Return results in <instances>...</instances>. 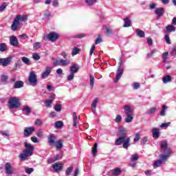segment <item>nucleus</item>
I'll return each mask as SVG.
<instances>
[{"instance_id":"51","label":"nucleus","mask_w":176,"mask_h":176,"mask_svg":"<svg viewBox=\"0 0 176 176\" xmlns=\"http://www.w3.org/2000/svg\"><path fill=\"white\" fill-rule=\"evenodd\" d=\"M0 133L1 134V135H3V137H9L10 135L9 134V131H1L0 132Z\"/></svg>"},{"instance_id":"11","label":"nucleus","mask_w":176,"mask_h":176,"mask_svg":"<svg viewBox=\"0 0 176 176\" xmlns=\"http://www.w3.org/2000/svg\"><path fill=\"white\" fill-rule=\"evenodd\" d=\"M34 131H35V128L34 126L25 127L23 131V135L24 137H30Z\"/></svg>"},{"instance_id":"46","label":"nucleus","mask_w":176,"mask_h":176,"mask_svg":"<svg viewBox=\"0 0 176 176\" xmlns=\"http://www.w3.org/2000/svg\"><path fill=\"white\" fill-rule=\"evenodd\" d=\"M41 45H42V43H41L40 42H37V43H34L33 44V47L34 49H35L36 50H38V49L41 48Z\"/></svg>"},{"instance_id":"25","label":"nucleus","mask_w":176,"mask_h":176,"mask_svg":"<svg viewBox=\"0 0 176 176\" xmlns=\"http://www.w3.org/2000/svg\"><path fill=\"white\" fill-rule=\"evenodd\" d=\"M79 71V67H78L77 65H74L70 67V72L75 75Z\"/></svg>"},{"instance_id":"53","label":"nucleus","mask_w":176,"mask_h":176,"mask_svg":"<svg viewBox=\"0 0 176 176\" xmlns=\"http://www.w3.org/2000/svg\"><path fill=\"white\" fill-rule=\"evenodd\" d=\"M165 41L168 45H171V40L170 39V36H168V34L165 35Z\"/></svg>"},{"instance_id":"14","label":"nucleus","mask_w":176,"mask_h":176,"mask_svg":"<svg viewBox=\"0 0 176 176\" xmlns=\"http://www.w3.org/2000/svg\"><path fill=\"white\" fill-rule=\"evenodd\" d=\"M153 132V138L154 140H157L160 137V129L158 128H154L152 130Z\"/></svg>"},{"instance_id":"6","label":"nucleus","mask_w":176,"mask_h":176,"mask_svg":"<svg viewBox=\"0 0 176 176\" xmlns=\"http://www.w3.org/2000/svg\"><path fill=\"white\" fill-rule=\"evenodd\" d=\"M28 80L29 83H30L32 86H36V84L38 83V78L36 77L35 72L32 71L30 73Z\"/></svg>"},{"instance_id":"48","label":"nucleus","mask_w":176,"mask_h":176,"mask_svg":"<svg viewBox=\"0 0 176 176\" xmlns=\"http://www.w3.org/2000/svg\"><path fill=\"white\" fill-rule=\"evenodd\" d=\"M156 52H157V50L156 49L152 50L150 53L147 54V57L148 58H151V57H152V56H153V54H155V53H156Z\"/></svg>"},{"instance_id":"29","label":"nucleus","mask_w":176,"mask_h":176,"mask_svg":"<svg viewBox=\"0 0 176 176\" xmlns=\"http://www.w3.org/2000/svg\"><path fill=\"white\" fill-rule=\"evenodd\" d=\"M24 86V82L23 81H16L14 84V89H20V87H23Z\"/></svg>"},{"instance_id":"13","label":"nucleus","mask_w":176,"mask_h":176,"mask_svg":"<svg viewBox=\"0 0 176 176\" xmlns=\"http://www.w3.org/2000/svg\"><path fill=\"white\" fill-rule=\"evenodd\" d=\"M171 153H172L171 150L170 149L168 150L167 151L165 152V154H161L160 155V160H161L162 162H166V160H167V159L170 157V155H171Z\"/></svg>"},{"instance_id":"52","label":"nucleus","mask_w":176,"mask_h":176,"mask_svg":"<svg viewBox=\"0 0 176 176\" xmlns=\"http://www.w3.org/2000/svg\"><path fill=\"white\" fill-rule=\"evenodd\" d=\"M116 123H120L122 122V116L120 115H117L116 118L115 119Z\"/></svg>"},{"instance_id":"15","label":"nucleus","mask_w":176,"mask_h":176,"mask_svg":"<svg viewBox=\"0 0 176 176\" xmlns=\"http://www.w3.org/2000/svg\"><path fill=\"white\" fill-rule=\"evenodd\" d=\"M51 73H52V67H47L45 68V72L41 74V77L43 78V79H46V78H47V76H49V75H50Z\"/></svg>"},{"instance_id":"32","label":"nucleus","mask_w":176,"mask_h":176,"mask_svg":"<svg viewBox=\"0 0 176 176\" xmlns=\"http://www.w3.org/2000/svg\"><path fill=\"white\" fill-rule=\"evenodd\" d=\"M136 34L139 38H145V32L140 29L136 30Z\"/></svg>"},{"instance_id":"49","label":"nucleus","mask_w":176,"mask_h":176,"mask_svg":"<svg viewBox=\"0 0 176 176\" xmlns=\"http://www.w3.org/2000/svg\"><path fill=\"white\" fill-rule=\"evenodd\" d=\"M167 57H168V52H166L162 54V58L164 60V63H166L167 61Z\"/></svg>"},{"instance_id":"31","label":"nucleus","mask_w":176,"mask_h":176,"mask_svg":"<svg viewBox=\"0 0 176 176\" xmlns=\"http://www.w3.org/2000/svg\"><path fill=\"white\" fill-rule=\"evenodd\" d=\"M171 76H164V78H162L163 83H164L165 85L171 82Z\"/></svg>"},{"instance_id":"9","label":"nucleus","mask_w":176,"mask_h":176,"mask_svg":"<svg viewBox=\"0 0 176 176\" xmlns=\"http://www.w3.org/2000/svg\"><path fill=\"white\" fill-rule=\"evenodd\" d=\"M47 38L51 42H54V41H57V39H58V38H60V35H58V34H57L54 32H52L47 34Z\"/></svg>"},{"instance_id":"42","label":"nucleus","mask_w":176,"mask_h":176,"mask_svg":"<svg viewBox=\"0 0 176 176\" xmlns=\"http://www.w3.org/2000/svg\"><path fill=\"white\" fill-rule=\"evenodd\" d=\"M97 146H98V144L97 143H95V144L92 147V154H93V156H96V154L97 153V151H98Z\"/></svg>"},{"instance_id":"57","label":"nucleus","mask_w":176,"mask_h":176,"mask_svg":"<svg viewBox=\"0 0 176 176\" xmlns=\"http://www.w3.org/2000/svg\"><path fill=\"white\" fill-rule=\"evenodd\" d=\"M30 140L34 144H38V142H39V140H38V138H36L35 136L31 137Z\"/></svg>"},{"instance_id":"24","label":"nucleus","mask_w":176,"mask_h":176,"mask_svg":"<svg viewBox=\"0 0 176 176\" xmlns=\"http://www.w3.org/2000/svg\"><path fill=\"white\" fill-rule=\"evenodd\" d=\"M122 146L124 149H127L130 146V138L126 136V138L123 142Z\"/></svg>"},{"instance_id":"50","label":"nucleus","mask_w":176,"mask_h":176,"mask_svg":"<svg viewBox=\"0 0 176 176\" xmlns=\"http://www.w3.org/2000/svg\"><path fill=\"white\" fill-rule=\"evenodd\" d=\"M139 140H141V135L139 133H136L135 134L134 141L135 142H138Z\"/></svg>"},{"instance_id":"2","label":"nucleus","mask_w":176,"mask_h":176,"mask_svg":"<svg viewBox=\"0 0 176 176\" xmlns=\"http://www.w3.org/2000/svg\"><path fill=\"white\" fill-rule=\"evenodd\" d=\"M123 109L125 113V122L131 123L134 120V109L129 104L124 105Z\"/></svg>"},{"instance_id":"35","label":"nucleus","mask_w":176,"mask_h":176,"mask_svg":"<svg viewBox=\"0 0 176 176\" xmlns=\"http://www.w3.org/2000/svg\"><path fill=\"white\" fill-rule=\"evenodd\" d=\"M72 171H74V166H69L66 170H65V174L67 175H71V173H72Z\"/></svg>"},{"instance_id":"40","label":"nucleus","mask_w":176,"mask_h":176,"mask_svg":"<svg viewBox=\"0 0 176 176\" xmlns=\"http://www.w3.org/2000/svg\"><path fill=\"white\" fill-rule=\"evenodd\" d=\"M140 159V155L138 154H133L131 155V162H137Z\"/></svg>"},{"instance_id":"36","label":"nucleus","mask_w":176,"mask_h":176,"mask_svg":"<svg viewBox=\"0 0 176 176\" xmlns=\"http://www.w3.org/2000/svg\"><path fill=\"white\" fill-rule=\"evenodd\" d=\"M79 52H80V50L76 47L73 48L72 52V56H76V54H79Z\"/></svg>"},{"instance_id":"37","label":"nucleus","mask_w":176,"mask_h":176,"mask_svg":"<svg viewBox=\"0 0 176 176\" xmlns=\"http://www.w3.org/2000/svg\"><path fill=\"white\" fill-rule=\"evenodd\" d=\"M21 60L24 64H26V65H30L31 64V61H30V59L25 56H23L21 58Z\"/></svg>"},{"instance_id":"63","label":"nucleus","mask_w":176,"mask_h":176,"mask_svg":"<svg viewBox=\"0 0 176 176\" xmlns=\"http://www.w3.org/2000/svg\"><path fill=\"white\" fill-rule=\"evenodd\" d=\"M7 80H8V76L2 75L1 76V81L2 82H6Z\"/></svg>"},{"instance_id":"1","label":"nucleus","mask_w":176,"mask_h":176,"mask_svg":"<svg viewBox=\"0 0 176 176\" xmlns=\"http://www.w3.org/2000/svg\"><path fill=\"white\" fill-rule=\"evenodd\" d=\"M25 148H26L23 150V153L19 155V158L22 162H25V160H28L30 156H32L34 149H35L33 145L27 142H25Z\"/></svg>"},{"instance_id":"16","label":"nucleus","mask_w":176,"mask_h":176,"mask_svg":"<svg viewBox=\"0 0 176 176\" xmlns=\"http://www.w3.org/2000/svg\"><path fill=\"white\" fill-rule=\"evenodd\" d=\"M119 138L117 139L115 142V145H122L127 138V136L123 135V136H118Z\"/></svg>"},{"instance_id":"60","label":"nucleus","mask_w":176,"mask_h":176,"mask_svg":"<svg viewBox=\"0 0 176 176\" xmlns=\"http://www.w3.org/2000/svg\"><path fill=\"white\" fill-rule=\"evenodd\" d=\"M25 173L26 174H31L32 173H34V168H26L25 169Z\"/></svg>"},{"instance_id":"44","label":"nucleus","mask_w":176,"mask_h":176,"mask_svg":"<svg viewBox=\"0 0 176 176\" xmlns=\"http://www.w3.org/2000/svg\"><path fill=\"white\" fill-rule=\"evenodd\" d=\"M85 2L88 6H93L97 2V0H85Z\"/></svg>"},{"instance_id":"7","label":"nucleus","mask_w":176,"mask_h":176,"mask_svg":"<svg viewBox=\"0 0 176 176\" xmlns=\"http://www.w3.org/2000/svg\"><path fill=\"white\" fill-rule=\"evenodd\" d=\"M54 100H56V94H52L49 96L48 100L44 102L45 107H47V108H52L53 107V101H54Z\"/></svg>"},{"instance_id":"59","label":"nucleus","mask_w":176,"mask_h":176,"mask_svg":"<svg viewBox=\"0 0 176 176\" xmlns=\"http://www.w3.org/2000/svg\"><path fill=\"white\" fill-rule=\"evenodd\" d=\"M8 6V4L6 3H3L1 6H0V12H3L5 9H6V7Z\"/></svg>"},{"instance_id":"26","label":"nucleus","mask_w":176,"mask_h":176,"mask_svg":"<svg viewBox=\"0 0 176 176\" xmlns=\"http://www.w3.org/2000/svg\"><path fill=\"white\" fill-rule=\"evenodd\" d=\"M117 135L118 137H123V135H126V129L120 128Z\"/></svg>"},{"instance_id":"23","label":"nucleus","mask_w":176,"mask_h":176,"mask_svg":"<svg viewBox=\"0 0 176 176\" xmlns=\"http://www.w3.org/2000/svg\"><path fill=\"white\" fill-rule=\"evenodd\" d=\"M78 122L79 120L78 119V116H76V112L73 113V124L74 127H78Z\"/></svg>"},{"instance_id":"8","label":"nucleus","mask_w":176,"mask_h":176,"mask_svg":"<svg viewBox=\"0 0 176 176\" xmlns=\"http://www.w3.org/2000/svg\"><path fill=\"white\" fill-rule=\"evenodd\" d=\"M5 171L7 175H12V174H13L14 170L13 169V166H12L11 163H9V162L6 163Z\"/></svg>"},{"instance_id":"28","label":"nucleus","mask_w":176,"mask_h":176,"mask_svg":"<svg viewBox=\"0 0 176 176\" xmlns=\"http://www.w3.org/2000/svg\"><path fill=\"white\" fill-rule=\"evenodd\" d=\"M175 27L173 25H168L166 26V30L165 32H175Z\"/></svg>"},{"instance_id":"20","label":"nucleus","mask_w":176,"mask_h":176,"mask_svg":"<svg viewBox=\"0 0 176 176\" xmlns=\"http://www.w3.org/2000/svg\"><path fill=\"white\" fill-rule=\"evenodd\" d=\"M10 43L11 46H19V40H17V37L14 36H11Z\"/></svg>"},{"instance_id":"3","label":"nucleus","mask_w":176,"mask_h":176,"mask_svg":"<svg viewBox=\"0 0 176 176\" xmlns=\"http://www.w3.org/2000/svg\"><path fill=\"white\" fill-rule=\"evenodd\" d=\"M27 20V16L25 15H17L15 19L14 20V22L12 23L11 25V29L12 31H16L17 26L19 25V21H25Z\"/></svg>"},{"instance_id":"61","label":"nucleus","mask_w":176,"mask_h":176,"mask_svg":"<svg viewBox=\"0 0 176 176\" xmlns=\"http://www.w3.org/2000/svg\"><path fill=\"white\" fill-rule=\"evenodd\" d=\"M106 34L107 36H109V35H112V30L109 28H106Z\"/></svg>"},{"instance_id":"58","label":"nucleus","mask_w":176,"mask_h":176,"mask_svg":"<svg viewBox=\"0 0 176 176\" xmlns=\"http://www.w3.org/2000/svg\"><path fill=\"white\" fill-rule=\"evenodd\" d=\"M74 78H75V74L70 73V74L67 76V80H74Z\"/></svg>"},{"instance_id":"22","label":"nucleus","mask_w":176,"mask_h":176,"mask_svg":"<svg viewBox=\"0 0 176 176\" xmlns=\"http://www.w3.org/2000/svg\"><path fill=\"white\" fill-rule=\"evenodd\" d=\"M111 173L112 175H114V176L120 175L122 174V168H116L114 169H112L111 170Z\"/></svg>"},{"instance_id":"41","label":"nucleus","mask_w":176,"mask_h":176,"mask_svg":"<svg viewBox=\"0 0 176 176\" xmlns=\"http://www.w3.org/2000/svg\"><path fill=\"white\" fill-rule=\"evenodd\" d=\"M6 50H8V47L6 46V44L1 43L0 44V52H6Z\"/></svg>"},{"instance_id":"45","label":"nucleus","mask_w":176,"mask_h":176,"mask_svg":"<svg viewBox=\"0 0 176 176\" xmlns=\"http://www.w3.org/2000/svg\"><path fill=\"white\" fill-rule=\"evenodd\" d=\"M167 110V106L164 105L162 108V111L160 113L161 116H166V111Z\"/></svg>"},{"instance_id":"62","label":"nucleus","mask_w":176,"mask_h":176,"mask_svg":"<svg viewBox=\"0 0 176 176\" xmlns=\"http://www.w3.org/2000/svg\"><path fill=\"white\" fill-rule=\"evenodd\" d=\"M36 135L37 137H43V131L42 130H38L37 132H36Z\"/></svg>"},{"instance_id":"34","label":"nucleus","mask_w":176,"mask_h":176,"mask_svg":"<svg viewBox=\"0 0 176 176\" xmlns=\"http://www.w3.org/2000/svg\"><path fill=\"white\" fill-rule=\"evenodd\" d=\"M168 146V144L167 143V141L164 140L161 142V149L166 151V149H167Z\"/></svg>"},{"instance_id":"38","label":"nucleus","mask_w":176,"mask_h":176,"mask_svg":"<svg viewBox=\"0 0 176 176\" xmlns=\"http://www.w3.org/2000/svg\"><path fill=\"white\" fill-rule=\"evenodd\" d=\"M124 27L127 28V27H131V21L129 19V18H126L124 19Z\"/></svg>"},{"instance_id":"27","label":"nucleus","mask_w":176,"mask_h":176,"mask_svg":"<svg viewBox=\"0 0 176 176\" xmlns=\"http://www.w3.org/2000/svg\"><path fill=\"white\" fill-rule=\"evenodd\" d=\"M163 164V162H162V160H157L156 161H154L153 162V168H157V167H160Z\"/></svg>"},{"instance_id":"4","label":"nucleus","mask_w":176,"mask_h":176,"mask_svg":"<svg viewBox=\"0 0 176 176\" xmlns=\"http://www.w3.org/2000/svg\"><path fill=\"white\" fill-rule=\"evenodd\" d=\"M20 102L19 100V98L16 97H11L10 98V100L8 101V107L9 108H11V109H13L14 108H19V107H21Z\"/></svg>"},{"instance_id":"47","label":"nucleus","mask_w":176,"mask_h":176,"mask_svg":"<svg viewBox=\"0 0 176 176\" xmlns=\"http://www.w3.org/2000/svg\"><path fill=\"white\" fill-rule=\"evenodd\" d=\"M63 107L61 106L60 104H56L55 105V111H56V112H61V109H62Z\"/></svg>"},{"instance_id":"30","label":"nucleus","mask_w":176,"mask_h":176,"mask_svg":"<svg viewBox=\"0 0 176 176\" xmlns=\"http://www.w3.org/2000/svg\"><path fill=\"white\" fill-rule=\"evenodd\" d=\"M89 85L91 90H93V87H94V76L89 75Z\"/></svg>"},{"instance_id":"19","label":"nucleus","mask_w":176,"mask_h":176,"mask_svg":"<svg viewBox=\"0 0 176 176\" xmlns=\"http://www.w3.org/2000/svg\"><path fill=\"white\" fill-rule=\"evenodd\" d=\"M164 8H159L155 9V14L157 15V17H162L164 14Z\"/></svg>"},{"instance_id":"39","label":"nucleus","mask_w":176,"mask_h":176,"mask_svg":"<svg viewBox=\"0 0 176 176\" xmlns=\"http://www.w3.org/2000/svg\"><path fill=\"white\" fill-rule=\"evenodd\" d=\"M22 111L25 112V115H29L31 113V109L28 106H25Z\"/></svg>"},{"instance_id":"12","label":"nucleus","mask_w":176,"mask_h":176,"mask_svg":"<svg viewBox=\"0 0 176 176\" xmlns=\"http://www.w3.org/2000/svg\"><path fill=\"white\" fill-rule=\"evenodd\" d=\"M57 141V137L54 134H51L48 136V144L50 146H53Z\"/></svg>"},{"instance_id":"55","label":"nucleus","mask_w":176,"mask_h":176,"mask_svg":"<svg viewBox=\"0 0 176 176\" xmlns=\"http://www.w3.org/2000/svg\"><path fill=\"white\" fill-rule=\"evenodd\" d=\"M32 56H33L34 60H36V61L41 60V56H39V54L36 53H34Z\"/></svg>"},{"instance_id":"5","label":"nucleus","mask_w":176,"mask_h":176,"mask_svg":"<svg viewBox=\"0 0 176 176\" xmlns=\"http://www.w3.org/2000/svg\"><path fill=\"white\" fill-rule=\"evenodd\" d=\"M122 64H123V58L121 57L120 58V63L117 70L116 79L114 80V83H118V82L120 80L122 75H123V68H122Z\"/></svg>"},{"instance_id":"43","label":"nucleus","mask_w":176,"mask_h":176,"mask_svg":"<svg viewBox=\"0 0 176 176\" xmlns=\"http://www.w3.org/2000/svg\"><path fill=\"white\" fill-rule=\"evenodd\" d=\"M63 125L64 124L61 121H57L55 122L56 129H61V127H63Z\"/></svg>"},{"instance_id":"33","label":"nucleus","mask_w":176,"mask_h":176,"mask_svg":"<svg viewBox=\"0 0 176 176\" xmlns=\"http://www.w3.org/2000/svg\"><path fill=\"white\" fill-rule=\"evenodd\" d=\"M60 66L61 67H65L67 65H69V60L68 59H60Z\"/></svg>"},{"instance_id":"18","label":"nucleus","mask_w":176,"mask_h":176,"mask_svg":"<svg viewBox=\"0 0 176 176\" xmlns=\"http://www.w3.org/2000/svg\"><path fill=\"white\" fill-rule=\"evenodd\" d=\"M97 104H98V98H95L91 106L93 113H97V111H96Z\"/></svg>"},{"instance_id":"56","label":"nucleus","mask_w":176,"mask_h":176,"mask_svg":"<svg viewBox=\"0 0 176 176\" xmlns=\"http://www.w3.org/2000/svg\"><path fill=\"white\" fill-rule=\"evenodd\" d=\"M133 88L134 89V90H137L138 89H140V83L138 82H133V84L132 85Z\"/></svg>"},{"instance_id":"10","label":"nucleus","mask_w":176,"mask_h":176,"mask_svg":"<svg viewBox=\"0 0 176 176\" xmlns=\"http://www.w3.org/2000/svg\"><path fill=\"white\" fill-rule=\"evenodd\" d=\"M12 63V57H8L5 58H0V65L3 67H8Z\"/></svg>"},{"instance_id":"17","label":"nucleus","mask_w":176,"mask_h":176,"mask_svg":"<svg viewBox=\"0 0 176 176\" xmlns=\"http://www.w3.org/2000/svg\"><path fill=\"white\" fill-rule=\"evenodd\" d=\"M52 168L56 173H57V171H61V170H63V164L55 163L52 165Z\"/></svg>"},{"instance_id":"21","label":"nucleus","mask_w":176,"mask_h":176,"mask_svg":"<svg viewBox=\"0 0 176 176\" xmlns=\"http://www.w3.org/2000/svg\"><path fill=\"white\" fill-rule=\"evenodd\" d=\"M54 145L56 149L58 151H60V149H62L63 146H64V141L63 140H58L56 142H55Z\"/></svg>"},{"instance_id":"54","label":"nucleus","mask_w":176,"mask_h":176,"mask_svg":"<svg viewBox=\"0 0 176 176\" xmlns=\"http://www.w3.org/2000/svg\"><path fill=\"white\" fill-rule=\"evenodd\" d=\"M170 124H171V122H164L160 125V127L161 129L167 128L168 126H170Z\"/></svg>"},{"instance_id":"64","label":"nucleus","mask_w":176,"mask_h":176,"mask_svg":"<svg viewBox=\"0 0 176 176\" xmlns=\"http://www.w3.org/2000/svg\"><path fill=\"white\" fill-rule=\"evenodd\" d=\"M148 112V113H154V112H156V107H152Z\"/></svg>"}]
</instances>
